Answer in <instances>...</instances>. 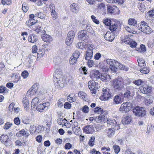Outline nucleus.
<instances>
[{
    "mask_svg": "<svg viewBox=\"0 0 154 154\" xmlns=\"http://www.w3.org/2000/svg\"><path fill=\"white\" fill-rule=\"evenodd\" d=\"M53 78L55 85L58 87L59 86L61 87H63L65 81L69 82L72 81V79L70 74H68L66 75V77L65 78L64 76H63L62 72H60V73L56 72L54 73Z\"/></svg>",
    "mask_w": 154,
    "mask_h": 154,
    "instance_id": "1",
    "label": "nucleus"
},
{
    "mask_svg": "<svg viewBox=\"0 0 154 154\" xmlns=\"http://www.w3.org/2000/svg\"><path fill=\"white\" fill-rule=\"evenodd\" d=\"M112 85L115 89L120 91L124 87V82L122 77L118 76L112 81Z\"/></svg>",
    "mask_w": 154,
    "mask_h": 154,
    "instance_id": "2",
    "label": "nucleus"
},
{
    "mask_svg": "<svg viewBox=\"0 0 154 154\" xmlns=\"http://www.w3.org/2000/svg\"><path fill=\"white\" fill-rule=\"evenodd\" d=\"M106 6L108 14L116 15L119 14V8L116 6L107 5Z\"/></svg>",
    "mask_w": 154,
    "mask_h": 154,
    "instance_id": "3",
    "label": "nucleus"
},
{
    "mask_svg": "<svg viewBox=\"0 0 154 154\" xmlns=\"http://www.w3.org/2000/svg\"><path fill=\"white\" fill-rule=\"evenodd\" d=\"M94 111L96 113L100 114L99 116L96 117V118H98V119L101 120L105 122V115L107 114V113L106 111H103V110L101 108L97 107L94 109Z\"/></svg>",
    "mask_w": 154,
    "mask_h": 154,
    "instance_id": "4",
    "label": "nucleus"
},
{
    "mask_svg": "<svg viewBox=\"0 0 154 154\" xmlns=\"http://www.w3.org/2000/svg\"><path fill=\"white\" fill-rule=\"evenodd\" d=\"M133 112L135 115L138 116H144L146 114V112L144 108L136 106L133 109Z\"/></svg>",
    "mask_w": 154,
    "mask_h": 154,
    "instance_id": "5",
    "label": "nucleus"
},
{
    "mask_svg": "<svg viewBox=\"0 0 154 154\" xmlns=\"http://www.w3.org/2000/svg\"><path fill=\"white\" fill-rule=\"evenodd\" d=\"M133 108L132 104L130 102H127L125 103L122 104L119 109L121 112H128Z\"/></svg>",
    "mask_w": 154,
    "mask_h": 154,
    "instance_id": "6",
    "label": "nucleus"
},
{
    "mask_svg": "<svg viewBox=\"0 0 154 154\" xmlns=\"http://www.w3.org/2000/svg\"><path fill=\"white\" fill-rule=\"evenodd\" d=\"M106 63L110 66V69L112 71L115 72L116 71L117 68L116 66L118 63V62L113 59H108L106 60Z\"/></svg>",
    "mask_w": 154,
    "mask_h": 154,
    "instance_id": "7",
    "label": "nucleus"
},
{
    "mask_svg": "<svg viewBox=\"0 0 154 154\" xmlns=\"http://www.w3.org/2000/svg\"><path fill=\"white\" fill-rule=\"evenodd\" d=\"M88 87L91 90V93L95 94L96 93L97 88L96 87V83L93 80L90 81L88 83Z\"/></svg>",
    "mask_w": 154,
    "mask_h": 154,
    "instance_id": "8",
    "label": "nucleus"
},
{
    "mask_svg": "<svg viewBox=\"0 0 154 154\" xmlns=\"http://www.w3.org/2000/svg\"><path fill=\"white\" fill-rule=\"evenodd\" d=\"M96 9L97 11L100 13H104L106 10L105 4L103 2H100L98 3Z\"/></svg>",
    "mask_w": 154,
    "mask_h": 154,
    "instance_id": "9",
    "label": "nucleus"
},
{
    "mask_svg": "<svg viewBox=\"0 0 154 154\" xmlns=\"http://www.w3.org/2000/svg\"><path fill=\"white\" fill-rule=\"evenodd\" d=\"M104 121L103 122L104 123L106 122L108 126L116 127L119 125V124L114 119H106L105 118Z\"/></svg>",
    "mask_w": 154,
    "mask_h": 154,
    "instance_id": "10",
    "label": "nucleus"
},
{
    "mask_svg": "<svg viewBox=\"0 0 154 154\" xmlns=\"http://www.w3.org/2000/svg\"><path fill=\"white\" fill-rule=\"evenodd\" d=\"M93 54V47L90 46L88 47V50L86 52L85 59L88 60L91 59L92 57Z\"/></svg>",
    "mask_w": 154,
    "mask_h": 154,
    "instance_id": "11",
    "label": "nucleus"
},
{
    "mask_svg": "<svg viewBox=\"0 0 154 154\" xmlns=\"http://www.w3.org/2000/svg\"><path fill=\"white\" fill-rule=\"evenodd\" d=\"M83 130L87 134H92L95 131L94 128L91 125L85 126Z\"/></svg>",
    "mask_w": 154,
    "mask_h": 154,
    "instance_id": "12",
    "label": "nucleus"
},
{
    "mask_svg": "<svg viewBox=\"0 0 154 154\" xmlns=\"http://www.w3.org/2000/svg\"><path fill=\"white\" fill-rule=\"evenodd\" d=\"M115 38L114 34L109 32H107L104 35L105 39L107 41H112Z\"/></svg>",
    "mask_w": 154,
    "mask_h": 154,
    "instance_id": "13",
    "label": "nucleus"
},
{
    "mask_svg": "<svg viewBox=\"0 0 154 154\" xmlns=\"http://www.w3.org/2000/svg\"><path fill=\"white\" fill-rule=\"evenodd\" d=\"M112 92L108 88H103L102 90V94L101 96H112Z\"/></svg>",
    "mask_w": 154,
    "mask_h": 154,
    "instance_id": "14",
    "label": "nucleus"
},
{
    "mask_svg": "<svg viewBox=\"0 0 154 154\" xmlns=\"http://www.w3.org/2000/svg\"><path fill=\"white\" fill-rule=\"evenodd\" d=\"M147 26V23L144 21H143L140 22V23L138 24L137 26V28L143 32L144 29Z\"/></svg>",
    "mask_w": 154,
    "mask_h": 154,
    "instance_id": "15",
    "label": "nucleus"
},
{
    "mask_svg": "<svg viewBox=\"0 0 154 154\" xmlns=\"http://www.w3.org/2000/svg\"><path fill=\"white\" fill-rule=\"evenodd\" d=\"M31 29L37 33L40 32L42 30V26L38 23H36L32 27Z\"/></svg>",
    "mask_w": 154,
    "mask_h": 154,
    "instance_id": "16",
    "label": "nucleus"
},
{
    "mask_svg": "<svg viewBox=\"0 0 154 154\" xmlns=\"http://www.w3.org/2000/svg\"><path fill=\"white\" fill-rule=\"evenodd\" d=\"M23 103L25 109L26 111H28L29 109V105L28 99L26 97H25L23 99Z\"/></svg>",
    "mask_w": 154,
    "mask_h": 154,
    "instance_id": "17",
    "label": "nucleus"
},
{
    "mask_svg": "<svg viewBox=\"0 0 154 154\" xmlns=\"http://www.w3.org/2000/svg\"><path fill=\"white\" fill-rule=\"evenodd\" d=\"M71 10L73 12L77 13L79 9L78 5L75 3H73L70 5Z\"/></svg>",
    "mask_w": 154,
    "mask_h": 154,
    "instance_id": "18",
    "label": "nucleus"
},
{
    "mask_svg": "<svg viewBox=\"0 0 154 154\" xmlns=\"http://www.w3.org/2000/svg\"><path fill=\"white\" fill-rule=\"evenodd\" d=\"M152 91V88L148 85H146L143 88L142 93L143 94H149Z\"/></svg>",
    "mask_w": 154,
    "mask_h": 154,
    "instance_id": "19",
    "label": "nucleus"
},
{
    "mask_svg": "<svg viewBox=\"0 0 154 154\" xmlns=\"http://www.w3.org/2000/svg\"><path fill=\"white\" fill-rule=\"evenodd\" d=\"M29 135V133L25 131L24 129L20 131L16 134V136L19 137H21L22 136H25V137H27Z\"/></svg>",
    "mask_w": 154,
    "mask_h": 154,
    "instance_id": "20",
    "label": "nucleus"
},
{
    "mask_svg": "<svg viewBox=\"0 0 154 154\" xmlns=\"http://www.w3.org/2000/svg\"><path fill=\"white\" fill-rule=\"evenodd\" d=\"M133 36V35L131 34H129L128 35H125L123 39L124 43L129 44L132 41V39L130 38Z\"/></svg>",
    "mask_w": 154,
    "mask_h": 154,
    "instance_id": "21",
    "label": "nucleus"
},
{
    "mask_svg": "<svg viewBox=\"0 0 154 154\" xmlns=\"http://www.w3.org/2000/svg\"><path fill=\"white\" fill-rule=\"evenodd\" d=\"M131 115L127 116L123 119L122 122L123 124H129L131 121Z\"/></svg>",
    "mask_w": 154,
    "mask_h": 154,
    "instance_id": "22",
    "label": "nucleus"
},
{
    "mask_svg": "<svg viewBox=\"0 0 154 154\" xmlns=\"http://www.w3.org/2000/svg\"><path fill=\"white\" fill-rule=\"evenodd\" d=\"M100 79H101L102 81L107 82L108 80L111 79V78L109 75L106 73L102 74Z\"/></svg>",
    "mask_w": 154,
    "mask_h": 154,
    "instance_id": "23",
    "label": "nucleus"
},
{
    "mask_svg": "<svg viewBox=\"0 0 154 154\" xmlns=\"http://www.w3.org/2000/svg\"><path fill=\"white\" fill-rule=\"evenodd\" d=\"M107 135L109 137L113 136L115 134V129L113 128H109L106 131Z\"/></svg>",
    "mask_w": 154,
    "mask_h": 154,
    "instance_id": "24",
    "label": "nucleus"
},
{
    "mask_svg": "<svg viewBox=\"0 0 154 154\" xmlns=\"http://www.w3.org/2000/svg\"><path fill=\"white\" fill-rule=\"evenodd\" d=\"M101 75L98 71H94L91 73V77L92 78H96L97 79H100Z\"/></svg>",
    "mask_w": 154,
    "mask_h": 154,
    "instance_id": "25",
    "label": "nucleus"
},
{
    "mask_svg": "<svg viewBox=\"0 0 154 154\" xmlns=\"http://www.w3.org/2000/svg\"><path fill=\"white\" fill-rule=\"evenodd\" d=\"M118 28V24L115 22H112L111 25L109 26V29L112 32L115 31Z\"/></svg>",
    "mask_w": 154,
    "mask_h": 154,
    "instance_id": "26",
    "label": "nucleus"
},
{
    "mask_svg": "<svg viewBox=\"0 0 154 154\" xmlns=\"http://www.w3.org/2000/svg\"><path fill=\"white\" fill-rule=\"evenodd\" d=\"M153 100V97H146L144 100L145 104L146 105H149L152 103Z\"/></svg>",
    "mask_w": 154,
    "mask_h": 154,
    "instance_id": "27",
    "label": "nucleus"
},
{
    "mask_svg": "<svg viewBox=\"0 0 154 154\" xmlns=\"http://www.w3.org/2000/svg\"><path fill=\"white\" fill-rule=\"evenodd\" d=\"M42 38L44 42L49 43L50 42L52 41V37L50 35L47 34L45 35L42 37Z\"/></svg>",
    "mask_w": 154,
    "mask_h": 154,
    "instance_id": "28",
    "label": "nucleus"
},
{
    "mask_svg": "<svg viewBox=\"0 0 154 154\" xmlns=\"http://www.w3.org/2000/svg\"><path fill=\"white\" fill-rule=\"evenodd\" d=\"M28 41L31 43H34L37 41L36 37L34 35H30L28 38Z\"/></svg>",
    "mask_w": 154,
    "mask_h": 154,
    "instance_id": "29",
    "label": "nucleus"
},
{
    "mask_svg": "<svg viewBox=\"0 0 154 154\" xmlns=\"http://www.w3.org/2000/svg\"><path fill=\"white\" fill-rule=\"evenodd\" d=\"M138 65L140 67H142L146 66V63L144 60L141 58H140L137 59Z\"/></svg>",
    "mask_w": 154,
    "mask_h": 154,
    "instance_id": "30",
    "label": "nucleus"
},
{
    "mask_svg": "<svg viewBox=\"0 0 154 154\" xmlns=\"http://www.w3.org/2000/svg\"><path fill=\"white\" fill-rule=\"evenodd\" d=\"M9 139L8 136L5 134H2L0 137V140L3 143H5L8 141Z\"/></svg>",
    "mask_w": 154,
    "mask_h": 154,
    "instance_id": "31",
    "label": "nucleus"
},
{
    "mask_svg": "<svg viewBox=\"0 0 154 154\" xmlns=\"http://www.w3.org/2000/svg\"><path fill=\"white\" fill-rule=\"evenodd\" d=\"M44 104V103H40L39 104H37V106H36L37 110L40 112H43L45 108L46 107L45 106V105Z\"/></svg>",
    "mask_w": 154,
    "mask_h": 154,
    "instance_id": "32",
    "label": "nucleus"
},
{
    "mask_svg": "<svg viewBox=\"0 0 154 154\" xmlns=\"http://www.w3.org/2000/svg\"><path fill=\"white\" fill-rule=\"evenodd\" d=\"M67 120L65 119H63L62 118L58 119L57 120V123L60 125L62 126L65 125L66 126V123Z\"/></svg>",
    "mask_w": 154,
    "mask_h": 154,
    "instance_id": "33",
    "label": "nucleus"
},
{
    "mask_svg": "<svg viewBox=\"0 0 154 154\" xmlns=\"http://www.w3.org/2000/svg\"><path fill=\"white\" fill-rule=\"evenodd\" d=\"M36 23V22H34L32 20L29 19L26 22V24L28 27H30L31 29L32 27Z\"/></svg>",
    "mask_w": 154,
    "mask_h": 154,
    "instance_id": "34",
    "label": "nucleus"
},
{
    "mask_svg": "<svg viewBox=\"0 0 154 154\" xmlns=\"http://www.w3.org/2000/svg\"><path fill=\"white\" fill-rule=\"evenodd\" d=\"M149 69L147 67H143L140 69V71L142 73L147 74L149 72Z\"/></svg>",
    "mask_w": 154,
    "mask_h": 154,
    "instance_id": "35",
    "label": "nucleus"
},
{
    "mask_svg": "<svg viewBox=\"0 0 154 154\" xmlns=\"http://www.w3.org/2000/svg\"><path fill=\"white\" fill-rule=\"evenodd\" d=\"M114 101L116 104H120L123 101V99L121 97H114Z\"/></svg>",
    "mask_w": 154,
    "mask_h": 154,
    "instance_id": "36",
    "label": "nucleus"
},
{
    "mask_svg": "<svg viewBox=\"0 0 154 154\" xmlns=\"http://www.w3.org/2000/svg\"><path fill=\"white\" fill-rule=\"evenodd\" d=\"M137 50L139 52L143 53L146 51V48L144 45L141 44L140 48H137Z\"/></svg>",
    "mask_w": 154,
    "mask_h": 154,
    "instance_id": "37",
    "label": "nucleus"
},
{
    "mask_svg": "<svg viewBox=\"0 0 154 154\" xmlns=\"http://www.w3.org/2000/svg\"><path fill=\"white\" fill-rule=\"evenodd\" d=\"M37 92V91H35L33 88H30L29 90L27 91V96H32L34 95Z\"/></svg>",
    "mask_w": 154,
    "mask_h": 154,
    "instance_id": "38",
    "label": "nucleus"
},
{
    "mask_svg": "<svg viewBox=\"0 0 154 154\" xmlns=\"http://www.w3.org/2000/svg\"><path fill=\"white\" fill-rule=\"evenodd\" d=\"M45 53L44 49H42L39 50L37 53V58H40L42 57Z\"/></svg>",
    "mask_w": 154,
    "mask_h": 154,
    "instance_id": "39",
    "label": "nucleus"
},
{
    "mask_svg": "<svg viewBox=\"0 0 154 154\" xmlns=\"http://www.w3.org/2000/svg\"><path fill=\"white\" fill-rule=\"evenodd\" d=\"M39 102V100L37 97H35L32 100V102L31 107H32V105H33V106H37L38 103Z\"/></svg>",
    "mask_w": 154,
    "mask_h": 154,
    "instance_id": "40",
    "label": "nucleus"
},
{
    "mask_svg": "<svg viewBox=\"0 0 154 154\" xmlns=\"http://www.w3.org/2000/svg\"><path fill=\"white\" fill-rule=\"evenodd\" d=\"M152 29L148 26H146L144 29L143 32L147 34H149L152 32Z\"/></svg>",
    "mask_w": 154,
    "mask_h": 154,
    "instance_id": "41",
    "label": "nucleus"
},
{
    "mask_svg": "<svg viewBox=\"0 0 154 154\" xmlns=\"http://www.w3.org/2000/svg\"><path fill=\"white\" fill-rule=\"evenodd\" d=\"M128 22L129 25L133 26H135L137 23V21L133 18H130L128 20Z\"/></svg>",
    "mask_w": 154,
    "mask_h": 154,
    "instance_id": "42",
    "label": "nucleus"
},
{
    "mask_svg": "<svg viewBox=\"0 0 154 154\" xmlns=\"http://www.w3.org/2000/svg\"><path fill=\"white\" fill-rule=\"evenodd\" d=\"M35 16L36 17H38V18H40L41 19H43L45 18V15L42 12H39L38 13H36L35 14Z\"/></svg>",
    "mask_w": 154,
    "mask_h": 154,
    "instance_id": "43",
    "label": "nucleus"
},
{
    "mask_svg": "<svg viewBox=\"0 0 154 154\" xmlns=\"http://www.w3.org/2000/svg\"><path fill=\"white\" fill-rule=\"evenodd\" d=\"M143 83V81L140 79L134 81L133 83L137 86H139Z\"/></svg>",
    "mask_w": 154,
    "mask_h": 154,
    "instance_id": "44",
    "label": "nucleus"
},
{
    "mask_svg": "<svg viewBox=\"0 0 154 154\" xmlns=\"http://www.w3.org/2000/svg\"><path fill=\"white\" fill-rule=\"evenodd\" d=\"M95 137L94 136H92L88 142V145L92 146H94L95 143Z\"/></svg>",
    "mask_w": 154,
    "mask_h": 154,
    "instance_id": "45",
    "label": "nucleus"
},
{
    "mask_svg": "<svg viewBox=\"0 0 154 154\" xmlns=\"http://www.w3.org/2000/svg\"><path fill=\"white\" fill-rule=\"evenodd\" d=\"M86 31L84 30H82L78 33V38H81L86 35Z\"/></svg>",
    "mask_w": 154,
    "mask_h": 154,
    "instance_id": "46",
    "label": "nucleus"
},
{
    "mask_svg": "<svg viewBox=\"0 0 154 154\" xmlns=\"http://www.w3.org/2000/svg\"><path fill=\"white\" fill-rule=\"evenodd\" d=\"M2 4L4 5H9L12 3L11 0H2Z\"/></svg>",
    "mask_w": 154,
    "mask_h": 154,
    "instance_id": "47",
    "label": "nucleus"
},
{
    "mask_svg": "<svg viewBox=\"0 0 154 154\" xmlns=\"http://www.w3.org/2000/svg\"><path fill=\"white\" fill-rule=\"evenodd\" d=\"M77 60V59L71 56L69 60V63L70 65H74L76 63Z\"/></svg>",
    "mask_w": 154,
    "mask_h": 154,
    "instance_id": "48",
    "label": "nucleus"
},
{
    "mask_svg": "<svg viewBox=\"0 0 154 154\" xmlns=\"http://www.w3.org/2000/svg\"><path fill=\"white\" fill-rule=\"evenodd\" d=\"M73 39V38H67L66 40V44L67 45H70L72 43Z\"/></svg>",
    "mask_w": 154,
    "mask_h": 154,
    "instance_id": "49",
    "label": "nucleus"
},
{
    "mask_svg": "<svg viewBox=\"0 0 154 154\" xmlns=\"http://www.w3.org/2000/svg\"><path fill=\"white\" fill-rule=\"evenodd\" d=\"M75 37L74 32L73 31H69L67 34V38H73L74 39Z\"/></svg>",
    "mask_w": 154,
    "mask_h": 154,
    "instance_id": "50",
    "label": "nucleus"
},
{
    "mask_svg": "<svg viewBox=\"0 0 154 154\" xmlns=\"http://www.w3.org/2000/svg\"><path fill=\"white\" fill-rule=\"evenodd\" d=\"M80 55V53L79 51H75L71 56L77 59L79 57Z\"/></svg>",
    "mask_w": 154,
    "mask_h": 154,
    "instance_id": "51",
    "label": "nucleus"
},
{
    "mask_svg": "<svg viewBox=\"0 0 154 154\" xmlns=\"http://www.w3.org/2000/svg\"><path fill=\"white\" fill-rule=\"evenodd\" d=\"M154 130V126L152 125H148V126L147 130L146 133L148 134H149L152 132Z\"/></svg>",
    "mask_w": 154,
    "mask_h": 154,
    "instance_id": "52",
    "label": "nucleus"
},
{
    "mask_svg": "<svg viewBox=\"0 0 154 154\" xmlns=\"http://www.w3.org/2000/svg\"><path fill=\"white\" fill-rule=\"evenodd\" d=\"M31 121L29 118L27 117H24L23 119V122L26 124H30Z\"/></svg>",
    "mask_w": 154,
    "mask_h": 154,
    "instance_id": "53",
    "label": "nucleus"
},
{
    "mask_svg": "<svg viewBox=\"0 0 154 154\" xmlns=\"http://www.w3.org/2000/svg\"><path fill=\"white\" fill-rule=\"evenodd\" d=\"M8 92L6 88L2 85L0 86V93H5Z\"/></svg>",
    "mask_w": 154,
    "mask_h": 154,
    "instance_id": "54",
    "label": "nucleus"
},
{
    "mask_svg": "<svg viewBox=\"0 0 154 154\" xmlns=\"http://www.w3.org/2000/svg\"><path fill=\"white\" fill-rule=\"evenodd\" d=\"M103 23L106 26H109L111 25L112 22H111L110 20L108 18H106L104 20Z\"/></svg>",
    "mask_w": 154,
    "mask_h": 154,
    "instance_id": "55",
    "label": "nucleus"
},
{
    "mask_svg": "<svg viewBox=\"0 0 154 154\" xmlns=\"http://www.w3.org/2000/svg\"><path fill=\"white\" fill-rule=\"evenodd\" d=\"M12 124L10 122L6 123L4 126V128L5 130H7L9 129L12 125Z\"/></svg>",
    "mask_w": 154,
    "mask_h": 154,
    "instance_id": "56",
    "label": "nucleus"
},
{
    "mask_svg": "<svg viewBox=\"0 0 154 154\" xmlns=\"http://www.w3.org/2000/svg\"><path fill=\"white\" fill-rule=\"evenodd\" d=\"M148 14L149 17L154 18V10L152 9L149 11Z\"/></svg>",
    "mask_w": 154,
    "mask_h": 154,
    "instance_id": "57",
    "label": "nucleus"
},
{
    "mask_svg": "<svg viewBox=\"0 0 154 154\" xmlns=\"http://www.w3.org/2000/svg\"><path fill=\"white\" fill-rule=\"evenodd\" d=\"M91 18L93 22L95 23L96 24H99L100 23L99 21L97 19H96V17L94 16L93 15H91Z\"/></svg>",
    "mask_w": 154,
    "mask_h": 154,
    "instance_id": "58",
    "label": "nucleus"
},
{
    "mask_svg": "<svg viewBox=\"0 0 154 154\" xmlns=\"http://www.w3.org/2000/svg\"><path fill=\"white\" fill-rule=\"evenodd\" d=\"M85 44L83 42H79L77 44V46L78 48L81 49H82L85 48Z\"/></svg>",
    "mask_w": 154,
    "mask_h": 154,
    "instance_id": "59",
    "label": "nucleus"
},
{
    "mask_svg": "<svg viewBox=\"0 0 154 154\" xmlns=\"http://www.w3.org/2000/svg\"><path fill=\"white\" fill-rule=\"evenodd\" d=\"M64 106L65 109H69L71 107V104L68 102H66L65 103Z\"/></svg>",
    "mask_w": 154,
    "mask_h": 154,
    "instance_id": "60",
    "label": "nucleus"
},
{
    "mask_svg": "<svg viewBox=\"0 0 154 154\" xmlns=\"http://www.w3.org/2000/svg\"><path fill=\"white\" fill-rule=\"evenodd\" d=\"M22 10L24 12H26L28 9V7L26 6V3H23L22 5Z\"/></svg>",
    "mask_w": 154,
    "mask_h": 154,
    "instance_id": "61",
    "label": "nucleus"
},
{
    "mask_svg": "<svg viewBox=\"0 0 154 154\" xmlns=\"http://www.w3.org/2000/svg\"><path fill=\"white\" fill-rule=\"evenodd\" d=\"M113 148L114 150V152L116 153L117 154L120 151V149L119 146H113Z\"/></svg>",
    "mask_w": 154,
    "mask_h": 154,
    "instance_id": "62",
    "label": "nucleus"
},
{
    "mask_svg": "<svg viewBox=\"0 0 154 154\" xmlns=\"http://www.w3.org/2000/svg\"><path fill=\"white\" fill-rule=\"evenodd\" d=\"M29 73L26 71L23 72L21 73V75L24 79L26 78L28 75Z\"/></svg>",
    "mask_w": 154,
    "mask_h": 154,
    "instance_id": "63",
    "label": "nucleus"
},
{
    "mask_svg": "<svg viewBox=\"0 0 154 154\" xmlns=\"http://www.w3.org/2000/svg\"><path fill=\"white\" fill-rule=\"evenodd\" d=\"M39 84L37 83H35L31 87L35 91H37L38 88Z\"/></svg>",
    "mask_w": 154,
    "mask_h": 154,
    "instance_id": "64",
    "label": "nucleus"
}]
</instances>
